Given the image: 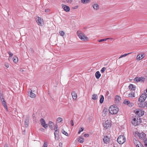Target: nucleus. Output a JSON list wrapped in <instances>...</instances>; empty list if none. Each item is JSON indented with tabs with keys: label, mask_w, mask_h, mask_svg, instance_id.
Here are the masks:
<instances>
[{
	"label": "nucleus",
	"mask_w": 147,
	"mask_h": 147,
	"mask_svg": "<svg viewBox=\"0 0 147 147\" xmlns=\"http://www.w3.org/2000/svg\"><path fill=\"white\" fill-rule=\"evenodd\" d=\"M5 66L7 67V68H8L9 67V65L8 63H6L4 65Z\"/></svg>",
	"instance_id": "47"
},
{
	"label": "nucleus",
	"mask_w": 147,
	"mask_h": 147,
	"mask_svg": "<svg viewBox=\"0 0 147 147\" xmlns=\"http://www.w3.org/2000/svg\"><path fill=\"white\" fill-rule=\"evenodd\" d=\"M77 34L79 38L82 41H88V38L80 30H78L77 32Z\"/></svg>",
	"instance_id": "1"
},
{
	"label": "nucleus",
	"mask_w": 147,
	"mask_h": 147,
	"mask_svg": "<svg viewBox=\"0 0 147 147\" xmlns=\"http://www.w3.org/2000/svg\"><path fill=\"white\" fill-rule=\"evenodd\" d=\"M71 123L72 126H73L74 125V122L72 120H71Z\"/></svg>",
	"instance_id": "51"
},
{
	"label": "nucleus",
	"mask_w": 147,
	"mask_h": 147,
	"mask_svg": "<svg viewBox=\"0 0 147 147\" xmlns=\"http://www.w3.org/2000/svg\"><path fill=\"white\" fill-rule=\"evenodd\" d=\"M145 56L144 53L141 54H139L136 57V59L139 60H140L143 58Z\"/></svg>",
	"instance_id": "12"
},
{
	"label": "nucleus",
	"mask_w": 147,
	"mask_h": 147,
	"mask_svg": "<svg viewBox=\"0 0 147 147\" xmlns=\"http://www.w3.org/2000/svg\"><path fill=\"white\" fill-rule=\"evenodd\" d=\"M134 112L136 114L140 117L142 116L144 113V111L138 109H135L134 111Z\"/></svg>",
	"instance_id": "6"
},
{
	"label": "nucleus",
	"mask_w": 147,
	"mask_h": 147,
	"mask_svg": "<svg viewBox=\"0 0 147 147\" xmlns=\"http://www.w3.org/2000/svg\"><path fill=\"white\" fill-rule=\"evenodd\" d=\"M124 103L130 107H132L134 106V103L133 102H130V101L128 100H124Z\"/></svg>",
	"instance_id": "13"
},
{
	"label": "nucleus",
	"mask_w": 147,
	"mask_h": 147,
	"mask_svg": "<svg viewBox=\"0 0 147 147\" xmlns=\"http://www.w3.org/2000/svg\"><path fill=\"white\" fill-rule=\"evenodd\" d=\"M112 39V38H105L101 39L100 40H98V41L99 42H100L106 41V40H107L108 39Z\"/></svg>",
	"instance_id": "30"
},
{
	"label": "nucleus",
	"mask_w": 147,
	"mask_h": 147,
	"mask_svg": "<svg viewBox=\"0 0 147 147\" xmlns=\"http://www.w3.org/2000/svg\"><path fill=\"white\" fill-rule=\"evenodd\" d=\"M146 107H147V103H146Z\"/></svg>",
	"instance_id": "54"
},
{
	"label": "nucleus",
	"mask_w": 147,
	"mask_h": 147,
	"mask_svg": "<svg viewBox=\"0 0 147 147\" xmlns=\"http://www.w3.org/2000/svg\"><path fill=\"white\" fill-rule=\"evenodd\" d=\"M13 61L15 63H17L18 61V59L17 57H14L13 58Z\"/></svg>",
	"instance_id": "33"
},
{
	"label": "nucleus",
	"mask_w": 147,
	"mask_h": 147,
	"mask_svg": "<svg viewBox=\"0 0 147 147\" xmlns=\"http://www.w3.org/2000/svg\"><path fill=\"white\" fill-rule=\"evenodd\" d=\"M90 1V0H81V3L84 4L88 3Z\"/></svg>",
	"instance_id": "27"
},
{
	"label": "nucleus",
	"mask_w": 147,
	"mask_h": 147,
	"mask_svg": "<svg viewBox=\"0 0 147 147\" xmlns=\"http://www.w3.org/2000/svg\"><path fill=\"white\" fill-rule=\"evenodd\" d=\"M59 33L60 35L62 36H64L65 35V33L64 32L62 31H60L59 32Z\"/></svg>",
	"instance_id": "36"
},
{
	"label": "nucleus",
	"mask_w": 147,
	"mask_h": 147,
	"mask_svg": "<svg viewBox=\"0 0 147 147\" xmlns=\"http://www.w3.org/2000/svg\"><path fill=\"white\" fill-rule=\"evenodd\" d=\"M32 91L31 90L30 93L29 94V96L30 97L34 98L36 97V95L33 93L32 92Z\"/></svg>",
	"instance_id": "24"
},
{
	"label": "nucleus",
	"mask_w": 147,
	"mask_h": 147,
	"mask_svg": "<svg viewBox=\"0 0 147 147\" xmlns=\"http://www.w3.org/2000/svg\"><path fill=\"white\" fill-rule=\"evenodd\" d=\"M106 68L105 67H103L101 70H100V72L101 73H103L106 70Z\"/></svg>",
	"instance_id": "38"
},
{
	"label": "nucleus",
	"mask_w": 147,
	"mask_h": 147,
	"mask_svg": "<svg viewBox=\"0 0 147 147\" xmlns=\"http://www.w3.org/2000/svg\"><path fill=\"white\" fill-rule=\"evenodd\" d=\"M73 98L74 100H76L77 98V95L75 92H73L71 93Z\"/></svg>",
	"instance_id": "22"
},
{
	"label": "nucleus",
	"mask_w": 147,
	"mask_h": 147,
	"mask_svg": "<svg viewBox=\"0 0 147 147\" xmlns=\"http://www.w3.org/2000/svg\"><path fill=\"white\" fill-rule=\"evenodd\" d=\"M103 126L106 129H108L111 127V122L110 121L107 120L105 121L103 123Z\"/></svg>",
	"instance_id": "5"
},
{
	"label": "nucleus",
	"mask_w": 147,
	"mask_h": 147,
	"mask_svg": "<svg viewBox=\"0 0 147 147\" xmlns=\"http://www.w3.org/2000/svg\"><path fill=\"white\" fill-rule=\"evenodd\" d=\"M36 21L38 25L42 26L43 25L44 22L42 19L38 17V19H36Z\"/></svg>",
	"instance_id": "7"
},
{
	"label": "nucleus",
	"mask_w": 147,
	"mask_h": 147,
	"mask_svg": "<svg viewBox=\"0 0 147 147\" xmlns=\"http://www.w3.org/2000/svg\"><path fill=\"white\" fill-rule=\"evenodd\" d=\"M45 12H48V9H45Z\"/></svg>",
	"instance_id": "53"
},
{
	"label": "nucleus",
	"mask_w": 147,
	"mask_h": 147,
	"mask_svg": "<svg viewBox=\"0 0 147 147\" xmlns=\"http://www.w3.org/2000/svg\"><path fill=\"white\" fill-rule=\"evenodd\" d=\"M89 136V135L88 134H85L84 135V136L85 137H88Z\"/></svg>",
	"instance_id": "50"
},
{
	"label": "nucleus",
	"mask_w": 147,
	"mask_h": 147,
	"mask_svg": "<svg viewBox=\"0 0 147 147\" xmlns=\"http://www.w3.org/2000/svg\"><path fill=\"white\" fill-rule=\"evenodd\" d=\"M101 75L100 74L99 71H96L95 74V76L96 79H99L101 76Z\"/></svg>",
	"instance_id": "20"
},
{
	"label": "nucleus",
	"mask_w": 147,
	"mask_h": 147,
	"mask_svg": "<svg viewBox=\"0 0 147 147\" xmlns=\"http://www.w3.org/2000/svg\"><path fill=\"white\" fill-rule=\"evenodd\" d=\"M62 132L63 134L65 135L66 136H68V133L65 131L63 129L62 130Z\"/></svg>",
	"instance_id": "37"
},
{
	"label": "nucleus",
	"mask_w": 147,
	"mask_h": 147,
	"mask_svg": "<svg viewBox=\"0 0 147 147\" xmlns=\"http://www.w3.org/2000/svg\"><path fill=\"white\" fill-rule=\"evenodd\" d=\"M29 121V118L27 117L26 119L24 122V125L26 127H27L28 126V123Z\"/></svg>",
	"instance_id": "21"
},
{
	"label": "nucleus",
	"mask_w": 147,
	"mask_h": 147,
	"mask_svg": "<svg viewBox=\"0 0 147 147\" xmlns=\"http://www.w3.org/2000/svg\"><path fill=\"white\" fill-rule=\"evenodd\" d=\"M126 140V138L124 136H120L117 138V142L120 144H122L124 143Z\"/></svg>",
	"instance_id": "3"
},
{
	"label": "nucleus",
	"mask_w": 147,
	"mask_h": 147,
	"mask_svg": "<svg viewBox=\"0 0 147 147\" xmlns=\"http://www.w3.org/2000/svg\"><path fill=\"white\" fill-rule=\"evenodd\" d=\"M120 100L121 98L119 96L117 95L115 96V103H118Z\"/></svg>",
	"instance_id": "18"
},
{
	"label": "nucleus",
	"mask_w": 147,
	"mask_h": 147,
	"mask_svg": "<svg viewBox=\"0 0 147 147\" xmlns=\"http://www.w3.org/2000/svg\"><path fill=\"white\" fill-rule=\"evenodd\" d=\"M93 7L94 9L96 10L99 9V8L98 5L96 3H95L93 5Z\"/></svg>",
	"instance_id": "17"
},
{
	"label": "nucleus",
	"mask_w": 147,
	"mask_h": 147,
	"mask_svg": "<svg viewBox=\"0 0 147 147\" xmlns=\"http://www.w3.org/2000/svg\"><path fill=\"white\" fill-rule=\"evenodd\" d=\"M59 134H57V135H55V139L56 140H58L59 139Z\"/></svg>",
	"instance_id": "39"
},
{
	"label": "nucleus",
	"mask_w": 147,
	"mask_h": 147,
	"mask_svg": "<svg viewBox=\"0 0 147 147\" xmlns=\"http://www.w3.org/2000/svg\"><path fill=\"white\" fill-rule=\"evenodd\" d=\"M134 142L136 147H144L143 145L138 140H135Z\"/></svg>",
	"instance_id": "10"
},
{
	"label": "nucleus",
	"mask_w": 147,
	"mask_h": 147,
	"mask_svg": "<svg viewBox=\"0 0 147 147\" xmlns=\"http://www.w3.org/2000/svg\"><path fill=\"white\" fill-rule=\"evenodd\" d=\"M131 90H135L136 86L131 84L128 87Z\"/></svg>",
	"instance_id": "19"
},
{
	"label": "nucleus",
	"mask_w": 147,
	"mask_h": 147,
	"mask_svg": "<svg viewBox=\"0 0 147 147\" xmlns=\"http://www.w3.org/2000/svg\"><path fill=\"white\" fill-rule=\"evenodd\" d=\"M59 146H60V147H62V146H63V144H62V143L60 142L59 143Z\"/></svg>",
	"instance_id": "49"
},
{
	"label": "nucleus",
	"mask_w": 147,
	"mask_h": 147,
	"mask_svg": "<svg viewBox=\"0 0 147 147\" xmlns=\"http://www.w3.org/2000/svg\"><path fill=\"white\" fill-rule=\"evenodd\" d=\"M8 54L9 55V57H11L12 56L13 54L12 53H11L10 52H8Z\"/></svg>",
	"instance_id": "48"
},
{
	"label": "nucleus",
	"mask_w": 147,
	"mask_h": 147,
	"mask_svg": "<svg viewBox=\"0 0 147 147\" xmlns=\"http://www.w3.org/2000/svg\"><path fill=\"white\" fill-rule=\"evenodd\" d=\"M134 94V93L131 92L128 94V97L131 98H134L135 97Z\"/></svg>",
	"instance_id": "25"
},
{
	"label": "nucleus",
	"mask_w": 147,
	"mask_h": 147,
	"mask_svg": "<svg viewBox=\"0 0 147 147\" xmlns=\"http://www.w3.org/2000/svg\"><path fill=\"white\" fill-rule=\"evenodd\" d=\"M132 123L133 125L135 126L138 125L139 124L138 121L136 120V118H134L133 120H132Z\"/></svg>",
	"instance_id": "15"
},
{
	"label": "nucleus",
	"mask_w": 147,
	"mask_h": 147,
	"mask_svg": "<svg viewBox=\"0 0 147 147\" xmlns=\"http://www.w3.org/2000/svg\"><path fill=\"white\" fill-rule=\"evenodd\" d=\"M103 113L106 115L107 113V109L104 108L102 111Z\"/></svg>",
	"instance_id": "32"
},
{
	"label": "nucleus",
	"mask_w": 147,
	"mask_h": 147,
	"mask_svg": "<svg viewBox=\"0 0 147 147\" xmlns=\"http://www.w3.org/2000/svg\"><path fill=\"white\" fill-rule=\"evenodd\" d=\"M47 143L46 142H44L43 146V147H47Z\"/></svg>",
	"instance_id": "44"
},
{
	"label": "nucleus",
	"mask_w": 147,
	"mask_h": 147,
	"mask_svg": "<svg viewBox=\"0 0 147 147\" xmlns=\"http://www.w3.org/2000/svg\"><path fill=\"white\" fill-rule=\"evenodd\" d=\"M84 130V128L83 127H82L81 128V129L79 130L78 133V134H80V133L83 131Z\"/></svg>",
	"instance_id": "43"
},
{
	"label": "nucleus",
	"mask_w": 147,
	"mask_h": 147,
	"mask_svg": "<svg viewBox=\"0 0 147 147\" xmlns=\"http://www.w3.org/2000/svg\"><path fill=\"white\" fill-rule=\"evenodd\" d=\"M136 136H138L140 138L144 139L146 136V134L143 132L140 133L138 131H136L135 132Z\"/></svg>",
	"instance_id": "4"
},
{
	"label": "nucleus",
	"mask_w": 147,
	"mask_h": 147,
	"mask_svg": "<svg viewBox=\"0 0 147 147\" xmlns=\"http://www.w3.org/2000/svg\"><path fill=\"white\" fill-rule=\"evenodd\" d=\"M146 94H142L139 98L138 100L140 102L144 101L146 100Z\"/></svg>",
	"instance_id": "8"
},
{
	"label": "nucleus",
	"mask_w": 147,
	"mask_h": 147,
	"mask_svg": "<svg viewBox=\"0 0 147 147\" xmlns=\"http://www.w3.org/2000/svg\"><path fill=\"white\" fill-rule=\"evenodd\" d=\"M109 112L111 114H117L119 111L118 107L115 105L111 106L109 109Z\"/></svg>",
	"instance_id": "2"
},
{
	"label": "nucleus",
	"mask_w": 147,
	"mask_h": 147,
	"mask_svg": "<svg viewBox=\"0 0 147 147\" xmlns=\"http://www.w3.org/2000/svg\"><path fill=\"white\" fill-rule=\"evenodd\" d=\"M62 6L63 9L66 12H68L70 11V8L69 6L63 4L62 5Z\"/></svg>",
	"instance_id": "14"
},
{
	"label": "nucleus",
	"mask_w": 147,
	"mask_h": 147,
	"mask_svg": "<svg viewBox=\"0 0 147 147\" xmlns=\"http://www.w3.org/2000/svg\"><path fill=\"white\" fill-rule=\"evenodd\" d=\"M142 103L141 102H140L138 104V106L139 107H144V106H143Z\"/></svg>",
	"instance_id": "40"
},
{
	"label": "nucleus",
	"mask_w": 147,
	"mask_h": 147,
	"mask_svg": "<svg viewBox=\"0 0 147 147\" xmlns=\"http://www.w3.org/2000/svg\"><path fill=\"white\" fill-rule=\"evenodd\" d=\"M0 98L1 100V101L3 100H4V98H3V95L1 94V95L0 96Z\"/></svg>",
	"instance_id": "45"
},
{
	"label": "nucleus",
	"mask_w": 147,
	"mask_h": 147,
	"mask_svg": "<svg viewBox=\"0 0 147 147\" xmlns=\"http://www.w3.org/2000/svg\"><path fill=\"white\" fill-rule=\"evenodd\" d=\"M145 80V78L142 77L139 78L136 77L134 78V80L135 82H144Z\"/></svg>",
	"instance_id": "9"
},
{
	"label": "nucleus",
	"mask_w": 147,
	"mask_h": 147,
	"mask_svg": "<svg viewBox=\"0 0 147 147\" xmlns=\"http://www.w3.org/2000/svg\"><path fill=\"white\" fill-rule=\"evenodd\" d=\"M4 147H9L8 145L7 144H5Z\"/></svg>",
	"instance_id": "52"
},
{
	"label": "nucleus",
	"mask_w": 147,
	"mask_h": 147,
	"mask_svg": "<svg viewBox=\"0 0 147 147\" xmlns=\"http://www.w3.org/2000/svg\"><path fill=\"white\" fill-rule=\"evenodd\" d=\"M144 145L146 147H147V139L144 141Z\"/></svg>",
	"instance_id": "46"
},
{
	"label": "nucleus",
	"mask_w": 147,
	"mask_h": 147,
	"mask_svg": "<svg viewBox=\"0 0 147 147\" xmlns=\"http://www.w3.org/2000/svg\"><path fill=\"white\" fill-rule=\"evenodd\" d=\"M59 131L58 130H56L54 132V135H57L59 134Z\"/></svg>",
	"instance_id": "42"
},
{
	"label": "nucleus",
	"mask_w": 147,
	"mask_h": 147,
	"mask_svg": "<svg viewBox=\"0 0 147 147\" xmlns=\"http://www.w3.org/2000/svg\"><path fill=\"white\" fill-rule=\"evenodd\" d=\"M40 123L42 125L45 129H46L48 127L47 124L45 123V121L42 118L40 120Z\"/></svg>",
	"instance_id": "11"
},
{
	"label": "nucleus",
	"mask_w": 147,
	"mask_h": 147,
	"mask_svg": "<svg viewBox=\"0 0 147 147\" xmlns=\"http://www.w3.org/2000/svg\"><path fill=\"white\" fill-rule=\"evenodd\" d=\"M130 53H127V54H124L122 55H121L119 58V59H120L121 58H122V57H125L127 55H129V54H130Z\"/></svg>",
	"instance_id": "34"
},
{
	"label": "nucleus",
	"mask_w": 147,
	"mask_h": 147,
	"mask_svg": "<svg viewBox=\"0 0 147 147\" xmlns=\"http://www.w3.org/2000/svg\"><path fill=\"white\" fill-rule=\"evenodd\" d=\"M63 119L61 117H58L56 119V121L58 123H60L63 121Z\"/></svg>",
	"instance_id": "31"
},
{
	"label": "nucleus",
	"mask_w": 147,
	"mask_h": 147,
	"mask_svg": "<svg viewBox=\"0 0 147 147\" xmlns=\"http://www.w3.org/2000/svg\"><path fill=\"white\" fill-rule=\"evenodd\" d=\"M2 101V103L4 105V107L6 108V110L8 111V109L7 107V105L6 104V102L5 100H3Z\"/></svg>",
	"instance_id": "28"
},
{
	"label": "nucleus",
	"mask_w": 147,
	"mask_h": 147,
	"mask_svg": "<svg viewBox=\"0 0 147 147\" xmlns=\"http://www.w3.org/2000/svg\"><path fill=\"white\" fill-rule=\"evenodd\" d=\"M109 138L107 136L104 137V138H103L104 142L106 144L108 143L109 142Z\"/></svg>",
	"instance_id": "16"
},
{
	"label": "nucleus",
	"mask_w": 147,
	"mask_h": 147,
	"mask_svg": "<svg viewBox=\"0 0 147 147\" xmlns=\"http://www.w3.org/2000/svg\"><path fill=\"white\" fill-rule=\"evenodd\" d=\"M58 126L57 124H56L55 126L54 129L55 130V131L56 130H58Z\"/></svg>",
	"instance_id": "41"
},
{
	"label": "nucleus",
	"mask_w": 147,
	"mask_h": 147,
	"mask_svg": "<svg viewBox=\"0 0 147 147\" xmlns=\"http://www.w3.org/2000/svg\"><path fill=\"white\" fill-rule=\"evenodd\" d=\"M53 124L54 123L52 121H49V127L52 130H53L54 129L53 128Z\"/></svg>",
	"instance_id": "26"
},
{
	"label": "nucleus",
	"mask_w": 147,
	"mask_h": 147,
	"mask_svg": "<svg viewBox=\"0 0 147 147\" xmlns=\"http://www.w3.org/2000/svg\"><path fill=\"white\" fill-rule=\"evenodd\" d=\"M104 100V96H103L102 95L101 96L100 98V102L101 103H102L103 102Z\"/></svg>",
	"instance_id": "35"
},
{
	"label": "nucleus",
	"mask_w": 147,
	"mask_h": 147,
	"mask_svg": "<svg viewBox=\"0 0 147 147\" xmlns=\"http://www.w3.org/2000/svg\"><path fill=\"white\" fill-rule=\"evenodd\" d=\"M78 140L81 143H82L84 142V138L82 136H80L79 138H78Z\"/></svg>",
	"instance_id": "23"
},
{
	"label": "nucleus",
	"mask_w": 147,
	"mask_h": 147,
	"mask_svg": "<svg viewBox=\"0 0 147 147\" xmlns=\"http://www.w3.org/2000/svg\"><path fill=\"white\" fill-rule=\"evenodd\" d=\"M98 96L96 94H94L92 95V98L94 100H96L97 99Z\"/></svg>",
	"instance_id": "29"
}]
</instances>
